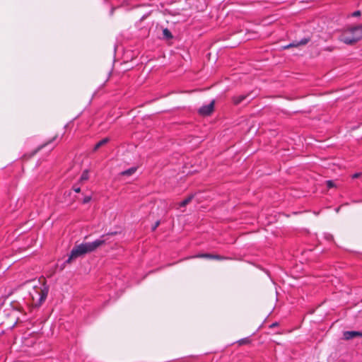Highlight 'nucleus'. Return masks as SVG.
Returning a JSON list of instances; mask_svg holds the SVG:
<instances>
[{
  "instance_id": "0eeeda50",
  "label": "nucleus",
  "mask_w": 362,
  "mask_h": 362,
  "mask_svg": "<svg viewBox=\"0 0 362 362\" xmlns=\"http://www.w3.org/2000/svg\"><path fill=\"white\" fill-rule=\"evenodd\" d=\"M110 141V139L106 137L98 141L93 148V151H96L98 148H100L101 146L105 145L107 144Z\"/></svg>"
},
{
  "instance_id": "5701e85b",
  "label": "nucleus",
  "mask_w": 362,
  "mask_h": 362,
  "mask_svg": "<svg viewBox=\"0 0 362 362\" xmlns=\"http://www.w3.org/2000/svg\"><path fill=\"white\" fill-rule=\"evenodd\" d=\"M277 325H278L277 323H274L273 322V324H272L273 327H275V326H277Z\"/></svg>"
},
{
  "instance_id": "2eb2a0df",
  "label": "nucleus",
  "mask_w": 362,
  "mask_h": 362,
  "mask_svg": "<svg viewBox=\"0 0 362 362\" xmlns=\"http://www.w3.org/2000/svg\"><path fill=\"white\" fill-rule=\"evenodd\" d=\"M91 199V197L90 196H86L83 199V203L86 204L88 203Z\"/></svg>"
},
{
  "instance_id": "412c9836",
  "label": "nucleus",
  "mask_w": 362,
  "mask_h": 362,
  "mask_svg": "<svg viewBox=\"0 0 362 362\" xmlns=\"http://www.w3.org/2000/svg\"><path fill=\"white\" fill-rule=\"evenodd\" d=\"M57 137V136H54V137H53L50 141H49L48 142H47L44 146L47 145L48 144H50V143H52V141H54V140H56Z\"/></svg>"
},
{
  "instance_id": "f03ea898",
  "label": "nucleus",
  "mask_w": 362,
  "mask_h": 362,
  "mask_svg": "<svg viewBox=\"0 0 362 362\" xmlns=\"http://www.w3.org/2000/svg\"><path fill=\"white\" fill-rule=\"evenodd\" d=\"M361 38L362 25L348 28L339 36V40L347 45H353Z\"/></svg>"
},
{
  "instance_id": "b1692460",
  "label": "nucleus",
  "mask_w": 362,
  "mask_h": 362,
  "mask_svg": "<svg viewBox=\"0 0 362 362\" xmlns=\"http://www.w3.org/2000/svg\"><path fill=\"white\" fill-rule=\"evenodd\" d=\"M293 46H295V45L293 44H290L288 47H293Z\"/></svg>"
},
{
  "instance_id": "20e7f679",
  "label": "nucleus",
  "mask_w": 362,
  "mask_h": 362,
  "mask_svg": "<svg viewBox=\"0 0 362 362\" xmlns=\"http://www.w3.org/2000/svg\"><path fill=\"white\" fill-rule=\"evenodd\" d=\"M214 109V100L211 101L208 105H205L202 106L199 110L198 112L200 115L202 116H208L210 115Z\"/></svg>"
},
{
  "instance_id": "6ab92c4d",
  "label": "nucleus",
  "mask_w": 362,
  "mask_h": 362,
  "mask_svg": "<svg viewBox=\"0 0 362 362\" xmlns=\"http://www.w3.org/2000/svg\"><path fill=\"white\" fill-rule=\"evenodd\" d=\"M160 224V221H157L155 224L152 226V230H155L157 227L159 226Z\"/></svg>"
},
{
  "instance_id": "1a4fd4ad",
  "label": "nucleus",
  "mask_w": 362,
  "mask_h": 362,
  "mask_svg": "<svg viewBox=\"0 0 362 362\" xmlns=\"http://www.w3.org/2000/svg\"><path fill=\"white\" fill-rule=\"evenodd\" d=\"M194 194H190L189 195L187 198H185L183 201H182L180 204H179V206L180 207H185V206H187L189 203L191 202V201L194 198Z\"/></svg>"
},
{
  "instance_id": "39448f33",
  "label": "nucleus",
  "mask_w": 362,
  "mask_h": 362,
  "mask_svg": "<svg viewBox=\"0 0 362 362\" xmlns=\"http://www.w3.org/2000/svg\"><path fill=\"white\" fill-rule=\"evenodd\" d=\"M344 339L346 340H349L355 337H362V332L358 331H346L343 334Z\"/></svg>"
},
{
  "instance_id": "4be33fe9",
  "label": "nucleus",
  "mask_w": 362,
  "mask_h": 362,
  "mask_svg": "<svg viewBox=\"0 0 362 362\" xmlns=\"http://www.w3.org/2000/svg\"><path fill=\"white\" fill-rule=\"evenodd\" d=\"M307 42H308V40H306V39H305V40H302V41L300 42V45H305V44H306Z\"/></svg>"
},
{
  "instance_id": "9d476101",
  "label": "nucleus",
  "mask_w": 362,
  "mask_h": 362,
  "mask_svg": "<svg viewBox=\"0 0 362 362\" xmlns=\"http://www.w3.org/2000/svg\"><path fill=\"white\" fill-rule=\"evenodd\" d=\"M251 342V339L250 337H245V338H243L240 340H238L237 341V343L240 345V346H243V345H245V344H249Z\"/></svg>"
},
{
  "instance_id": "4468645a",
  "label": "nucleus",
  "mask_w": 362,
  "mask_h": 362,
  "mask_svg": "<svg viewBox=\"0 0 362 362\" xmlns=\"http://www.w3.org/2000/svg\"><path fill=\"white\" fill-rule=\"evenodd\" d=\"M228 257L221 256L219 255H213L212 259H216V260H224V259H228Z\"/></svg>"
},
{
  "instance_id": "f3484780",
  "label": "nucleus",
  "mask_w": 362,
  "mask_h": 362,
  "mask_svg": "<svg viewBox=\"0 0 362 362\" xmlns=\"http://www.w3.org/2000/svg\"><path fill=\"white\" fill-rule=\"evenodd\" d=\"M72 189L75 192H77V193L80 192V191H81V188L76 185H74Z\"/></svg>"
},
{
  "instance_id": "dca6fc26",
  "label": "nucleus",
  "mask_w": 362,
  "mask_h": 362,
  "mask_svg": "<svg viewBox=\"0 0 362 362\" xmlns=\"http://www.w3.org/2000/svg\"><path fill=\"white\" fill-rule=\"evenodd\" d=\"M327 186L329 187V188H332L334 186V184L333 182V181L332 180H327Z\"/></svg>"
},
{
  "instance_id": "6e6552de",
  "label": "nucleus",
  "mask_w": 362,
  "mask_h": 362,
  "mask_svg": "<svg viewBox=\"0 0 362 362\" xmlns=\"http://www.w3.org/2000/svg\"><path fill=\"white\" fill-rule=\"evenodd\" d=\"M213 254L209 253H200L197 254L194 256L187 257L186 259H190V258H206L212 259Z\"/></svg>"
},
{
  "instance_id": "9b49d317",
  "label": "nucleus",
  "mask_w": 362,
  "mask_h": 362,
  "mask_svg": "<svg viewBox=\"0 0 362 362\" xmlns=\"http://www.w3.org/2000/svg\"><path fill=\"white\" fill-rule=\"evenodd\" d=\"M136 168L133 167V168H131L128 170H126L122 172L121 175L129 176V175L134 174L136 172Z\"/></svg>"
},
{
  "instance_id": "f8f14e48",
  "label": "nucleus",
  "mask_w": 362,
  "mask_h": 362,
  "mask_svg": "<svg viewBox=\"0 0 362 362\" xmlns=\"http://www.w3.org/2000/svg\"><path fill=\"white\" fill-rule=\"evenodd\" d=\"M163 37L166 39H172L173 38V35L171 33V32L168 29V28H165L163 30Z\"/></svg>"
},
{
  "instance_id": "ddd939ff",
  "label": "nucleus",
  "mask_w": 362,
  "mask_h": 362,
  "mask_svg": "<svg viewBox=\"0 0 362 362\" xmlns=\"http://www.w3.org/2000/svg\"><path fill=\"white\" fill-rule=\"evenodd\" d=\"M88 179V171L87 170H84L80 177V181H85Z\"/></svg>"
},
{
  "instance_id": "393cba45",
  "label": "nucleus",
  "mask_w": 362,
  "mask_h": 362,
  "mask_svg": "<svg viewBox=\"0 0 362 362\" xmlns=\"http://www.w3.org/2000/svg\"><path fill=\"white\" fill-rule=\"evenodd\" d=\"M113 11H114V8H112V11H111V14H112V13H113Z\"/></svg>"
},
{
  "instance_id": "7ed1b4c3",
  "label": "nucleus",
  "mask_w": 362,
  "mask_h": 362,
  "mask_svg": "<svg viewBox=\"0 0 362 362\" xmlns=\"http://www.w3.org/2000/svg\"><path fill=\"white\" fill-rule=\"evenodd\" d=\"M48 291V288L46 286L33 288V292L30 293V295L35 306L39 307L45 302Z\"/></svg>"
},
{
  "instance_id": "a211bd4d",
  "label": "nucleus",
  "mask_w": 362,
  "mask_h": 362,
  "mask_svg": "<svg viewBox=\"0 0 362 362\" xmlns=\"http://www.w3.org/2000/svg\"><path fill=\"white\" fill-rule=\"evenodd\" d=\"M361 16V11H356L352 13V16L354 17H358Z\"/></svg>"
},
{
  "instance_id": "aec40b11",
  "label": "nucleus",
  "mask_w": 362,
  "mask_h": 362,
  "mask_svg": "<svg viewBox=\"0 0 362 362\" xmlns=\"http://www.w3.org/2000/svg\"><path fill=\"white\" fill-rule=\"evenodd\" d=\"M361 174L360 173H355V174H354V175H352V177H353V178H358V177H359L361 176Z\"/></svg>"
},
{
  "instance_id": "423d86ee",
  "label": "nucleus",
  "mask_w": 362,
  "mask_h": 362,
  "mask_svg": "<svg viewBox=\"0 0 362 362\" xmlns=\"http://www.w3.org/2000/svg\"><path fill=\"white\" fill-rule=\"evenodd\" d=\"M248 95H235V96H233V102L235 105H239L240 103H241L244 100L246 99V98L247 97Z\"/></svg>"
},
{
  "instance_id": "f257e3e1",
  "label": "nucleus",
  "mask_w": 362,
  "mask_h": 362,
  "mask_svg": "<svg viewBox=\"0 0 362 362\" xmlns=\"http://www.w3.org/2000/svg\"><path fill=\"white\" fill-rule=\"evenodd\" d=\"M117 232H112L108 233L106 235H103L100 238L97 239L91 243H83L79 245H75L71 251L70 255L68 259L66 260V263H70L73 259H76L77 257L86 255L87 253L92 252L97 250L99 247L104 245L107 238H105L107 235H116Z\"/></svg>"
}]
</instances>
